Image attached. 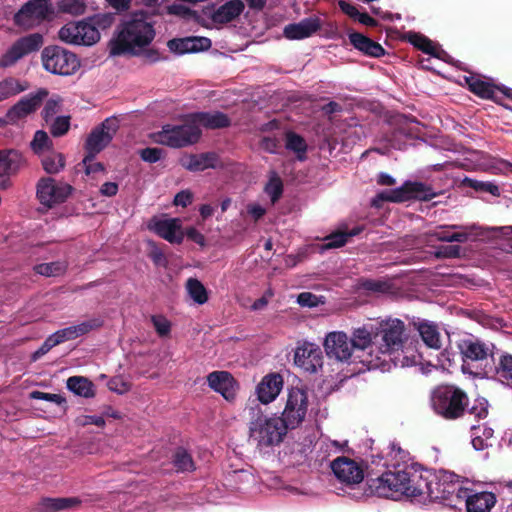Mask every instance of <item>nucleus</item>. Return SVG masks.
I'll return each mask as SVG.
<instances>
[{
  "label": "nucleus",
  "instance_id": "nucleus-1",
  "mask_svg": "<svg viewBox=\"0 0 512 512\" xmlns=\"http://www.w3.org/2000/svg\"><path fill=\"white\" fill-rule=\"evenodd\" d=\"M154 38L155 29L153 24L147 21V14L143 11L136 12L119 25L116 37L109 44L110 54L139 55Z\"/></svg>",
  "mask_w": 512,
  "mask_h": 512
},
{
  "label": "nucleus",
  "instance_id": "nucleus-2",
  "mask_svg": "<svg viewBox=\"0 0 512 512\" xmlns=\"http://www.w3.org/2000/svg\"><path fill=\"white\" fill-rule=\"evenodd\" d=\"M249 441L260 449L279 445L290 429L281 417L265 415L258 405L249 408Z\"/></svg>",
  "mask_w": 512,
  "mask_h": 512
},
{
  "label": "nucleus",
  "instance_id": "nucleus-3",
  "mask_svg": "<svg viewBox=\"0 0 512 512\" xmlns=\"http://www.w3.org/2000/svg\"><path fill=\"white\" fill-rule=\"evenodd\" d=\"M420 476L412 468H395V471L383 473L371 480L370 489L379 497H393L395 494L417 497L423 493V487L418 483Z\"/></svg>",
  "mask_w": 512,
  "mask_h": 512
},
{
  "label": "nucleus",
  "instance_id": "nucleus-4",
  "mask_svg": "<svg viewBox=\"0 0 512 512\" xmlns=\"http://www.w3.org/2000/svg\"><path fill=\"white\" fill-rule=\"evenodd\" d=\"M375 328L377 337L381 338L377 346V355H380L382 370H385L393 361V354L402 350L408 340L407 329L402 320L392 317L377 320Z\"/></svg>",
  "mask_w": 512,
  "mask_h": 512
},
{
  "label": "nucleus",
  "instance_id": "nucleus-5",
  "mask_svg": "<svg viewBox=\"0 0 512 512\" xmlns=\"http://www.w3.org/2000/svg\"><path fill=\"white\" fill-rule=\"evenodd\" d=\"M468 404L467 393L455 385H440L431 392V408L446 420L461 418L465 414Z\"/></svg>",
  "mask_w": 512,
  "mask_h": 512
},
{
  "label": "nucleus",
  "instance_id": "nucleus-6",
  "mask_svg": "<svg viewBox=\"0 0 512 512\" xmlns=\"http://www.w3.org/2000/svg\"><path fill=\"white\" fill-rule=\"evenodd\" d=\"M441 193V191H436L430 184L406 180L400 187L379 192L372 199L371 204L378 208L383 202L430 201Z\"/></svg>",
  "mask_w": 512,
  "mask_h": 512
},
{
  "label": "nucleus",
  "instance_id": "nucleus-7",
  "mask_svg": "<svg viewBox=\"0 0 512 512\" xmlns=\"http://www.w3.org/2000/svg\"><path fill=\"white\" fill-rule=\"evenodd\" d=\"M41 62L43 69L53 75L71 76L80 68V59L78 56L60 46L48 45L41 51Z\"/></svg>",
  "mask_w": 512,
  "mask_h": 512
},
{
  "label": "nucleus",
  "instance_id": "nucleus-8",
  "mask_svg": "<svg viewBox=\"0 0 512 512\" xmlns=\"http://www.w3.org/2000/svg\"><path fill=\"white\" fill-rule=\"evenodd\" d=\"M375 324H365L353 329L351 333V342L355 353L359 356V363H362L367 369H382L380 355H377L378 343L373 341L376 338Z\"/></svg>",
  "mask_w": 512,
  "mask_h": 512
},
{
  "label": "nucleus",
  "instance_id": "nucleus-9",
  "mask_svg": "<svg viewBox=\"0 0 512 512\" xmlns=\"http://www.w3.org/2000/svg\"><path fill=\"white\" fill-rule=\"evenodd\" d=\"M201 130L192 119L180 125L167 124L156 134V142L173 148H181L196 143Z\"/></svg>",
  "mask_w": 512,
  "mask_h": 512
},
{
  "label": "nucleus",
  "instance_id": "nucleus-10",
  "mask_svg": "<svg viewBox=\"0 0 512 512\" xmlns=\"http://www.w3.org/2000/svg\"><path fill=\"white\" fill-rule=\"evenodd\" d=\"M44 37L40 33H31L16 39L0 56V68L15 66L24 57L35 53L43 46Z\"/></svg>",
  "mask_w": 512,
  "mask_h": 512
},
{
  "label": "nucleus",
  "instance_id": "nucleus-11",
  "mask_svg": "<svg viewBox=\"0 0 512 512\" xmlns=\"http://www.w3.org/2000/svg\"><path fill=\"white\" fill-rule=\"evenodd\" d=\"M118 129L119 121L116 117L106 118L92 129L85 142V162L94 160L110 144Z\"/></svg>",
  "mask_w": 512,
  "mask_h": 512
},
{
  "label": "nucleus",
  "instance_id": "nucleus-12",
  "mask_svg": "<svg viewBox=\"0 0 512 512\" xmlns=\"http://www.w3.org/2000/svg\"><path fill=\"white\" fill-rule=\"evenodd\" d=\"M308 403V395L304 389L298 387L288 389L281 420L290 429L298 427L306 417Z\"/></svg>",
  "mask_w": 512,
  "mask_h": 512
},
{
  "label": "nucleus",
  "instance_id": "nucleus-13",
  "mask_svg": "<svg viewBox=\"0 0 512 512\" xmlns=\"http://www.w3.org/2000/svg\"><path fill=\"white\" fill-rule=\"evenodd\" d=\"M325 351L330 358L346 363H359L351 339L342 331H333L327 334L324 342Z\"/></svg>",
  "mask_w": 512,
  "mask_h": 512
},
{
  "label": "nucleus",
  "instance_id": "nucleus-14",
  "mask_svg": "<svg viewBox=\"0 0 512 512\" xmlns=\"http://www.w3.org/2000/svg\"><path fill=\"white\" fill-rule=\"evenodd\" d=\"M465 82L471 93L481 99L491 100L497 104H500L505 97L510 98L512 96L510 88L483 80L477 75L465 77Z\"/></svg>",
  "mask_w": 512,
  "mask_h": 512
},
{
  "label": "nucleus",
  "instance_id": "nucleus-15",
  "mask_svg": "<svg viewBox=\"0 0 512 512\" xmlns=\"http://www.w3.org/2000/svg\"><path fill=\"white\" fill-rule=\"evenodd\" d=\"M72 191L71 185L57 182L51 177L41 178L37 184V197L41 204L48 207L64 202Z\"/></svg>",
  "mask_w": 512,
  "mask_h": 512
},
{
  "label": "nucleus",
  "instance_id": "nucleus-16",
  "mask_svg": "<svg viewBox=\"0 0 512 512\" xmlns=\"http://www.w3.org/2000/svg\"><path fill=\"white\" fill-rule=\"evenodd\" d=\"M331 469L337 480L348 487H355L364 479L363 467L345 456L334 459L331 462Z\"/></svg>",
  "mask_w": 512,
  "mask_h": 512
},
{
  "label": "nucleus",
  "instance_id": "nucleus-17",
  "mask_svg": "<svg viewBox=\"0 0 512 512\" xmlns=\"http://www.w3.org/2000/svg\"><path fill=\"white\" fill-rule=\"evenodd\" d=\"M48 94L49 92L46 88H40L35 93H30L21 98L7 111L6 121L16 124L18 121L26 118L41 106Z\"/></svg>",
  "mask_w": 512,
  "mask_h": 512
},
{
  "label": "nucleus",
  "instance_id": "nucleus-18",
  "mask_svg": "<svg viewBox=\"0 0 512 512\" xmlns=\"http://www.w3.org/2000/svg\"><path fill=\"white\" fill-rule=\"evenodd\" d=\"M294 363L306 372L315 373L323 364L322 351L315 344L303 343L296 348Z\"/></svg>",
  "mask_w": 512,
  "mask_h": 512
},
{
  "label": "nucleus",
  "instance_id": "nucleus-19",
  "mask_svg": "<svg viewBox=\"0 0 512 512\" xmlns=\"http://www.w3.org/2000/svg\"><path fill=\"white\" fill-rule=\"evenodd\" d=\"M149 230L171 244H179L185 236L199 245H204V236L195 228L190 227L186 232L182 226H148Z\"/></svg>",
  "mask_w": 512,
  "mask_h": 512
},
{
  "label": "nucleus",
  "instance_id": "nucleus-20",
  "mask_svg": "<svg viewBox=\"0 0 512 512\" xmlns=\"http://www.w3.org/2000/svg\"><path fill=\"white\" fill-rule=\"evenodd\" d=\"M54 10L49 0H30L15 14V22L23 23L25 20H45Z\"/></svg>",
  "mask_w": 512,
  "mask_h": 512
},
{
  "label": "nucleus",
  "instance_id": "nucleus-21",
  "mask_svg": "<svg viewBox=\"0 0 512 512\" xmlns=\"http://www.w3.org/2000/svg\"><path fill=\"white\" fill-rule=\"evenodd\" d=\"M418 483L423 487V493L420 496L426 495L433 501L446 500L454 492L452 484L446 483L445 480L440 479L436 475H430L426 478L420 476Z\"/></svg>",
  "mask_w": 512,
  "mask_h": 512
},
{
  "label": "nucleus",
  "instance_id": "nucleus-22",
  "mask_svg": "<svg viewBox=\"0 0 512 512\" xmlns=\"http://www.w3.org/2000/svg\"><path fill=\"white\" fill-rule=\"evenodd\" d=\"M457 347L464 360L480 361L491 355V347L472 335L460 339Z\"/></svg>",
  "mask_w": 512,
  "mask_h": 512
},
{
  "label": "nucleus",
  "instance_id": "nucleus-23",
  "mask_svg": "<svg viewBox=\"0 0 512 512\" xmlns=\"http://www.w3.org/2000/svg\"><path fill=\"white\" fill-rule=\"evenodd\" d=\"M283 388V378L278 373L268 374L257 385L258 400L262 404L273 402Z\"/></svg>",
  "mask_w": 512,
  "mask_h": 512
},
{
  "label": "nucleus",
  "instance_id": "nucleus-24",
  "mask_svg": "<svg viewBox=\"0 0 512 512\" xmlns=\"http://www.w3.org/2000/svg\"><path fill=\"white\" fill-rule=\"evenodd\" d=\"M208 385L226 400L235 397L237 385L232 375L226 371H214L207 376Z\"/></svg>",
  "mask_w": 512,
  "mask_h": 512
},
{
  "label": "nucleus",
  "instance_id": "nucleus-25",
  "mask_svg": "<svg viewBox=\"0 0 512 512\" xmlns=\"http://www.w3.org/2000/svg\"><path fill=\"white\" fill-rule=\"evenodd\" d=\"M211 45V40L207 37L174 38L167 43L170 51L178 54L205 51L208 50Z\"/></svg>",
  "mask_w": 512,
  "mask_h": 512
},
{
  "label": "nucleus",
  "instance_id": "nucleus-26",
  "mask_svg": "<svg viewBox=\"0 0 512 512\" xmlns=\"http://www.w3.org/2000/svg\"><path fill=\"white\" fill-rule=\"evenodd\" d=\"M103 325V320L100 318H91L79 324L72 325L53 333L55 339L59 340V344L76 339L89 333L92 330L98 329Z\"/></svg>",
  "mask_w": 512,
  "mask_h": 512
},
{
  "label": "nucleus",
  "instance_id": "nucleus-27",
  "mask_svg": "<svg viewBox=\"0 0 512 512\" xmlns=\"http://www.w3.org/2000/svg\"><path fill=\"white\" fill-rule=\"evenodd\" d=\"M321 28L319 18L310 17L302 19L298 23L288 24L284 28V36L290 40H300L310 37Z\"/></svg>",
  "mask_w": 512,
  "mask_h": 512
},
{
  "label": "nucleus",
  "instance_id": "nucleus-28",
  "mask_svg": "<svg viewBox=\"0 0 512 512\" xmlns=\"http://www.w3.org/2000/svg\"><path fill=\"white\" fill-rule=\"evenodd\" d=\"M348 37L353 47L364 55L379 58L384 56L386 53L385 49L378 42L363 35L362 33L352 31L348 34Z\"/></svg>",
  "mask_w": 512,
  "mask_h": 512
},
{
  "label": "nucleus",
  "instance_id": "nucleus-29",
  "mask_svg": "<svg viewBox=\"0 0 512 512\" xmlns=\"http://www.w3.org/2000/svg\"><path fill=\"white\" fill-rule=\"evenodd\" d=\"M241 0H229L213 11L210 18L216 24H226L238 18L244 11Z\"/></svg>",
  "mask_w": 512,
  "mask_h": 512
},
{
  "label": "nucleus",
  "instance_id": "nucleus-30",
  "mask_svg": "<svg viewBox=\"0 0 512 512\" xmlns=\"http://www.w3.org/2000/svg\"><path fill=\"white\" fill-rule=\"evenodd\" d=\"M189 117L196 125H202L208 129L227 128L231 125V119L228 115L220 111L197 112Z\"/></svg>",
  "mask_w": 512,
  "mask_h": 512
},
{
  "label": "nucleus",
  "instance_id": "nucleus-31",
  "mask_svg": "<svg viewBox=\"0 0 512 512\" xmlns=\"http://www.w3.org/2000/svg\"><path fill=\"white\" fill-rule=\"evenodd\" d=\"M25 165L22 153L15 149L0 150V173L8 178L15 175Z\"/></svg>",
  "mask_w": 512,
  "mask_h": 512
},
{
  "label": "nucleus",
  "instance_id": "nucleus-32",
  "mask_svg": "<svg viewBox=\"0 0 512 512\" xmlns=\"http://www.w3.org/2000/svg\"><path fill=\"white\" fill-rule=\"evenodd\" d=\"M217 155L213 152L191 154L181 159V165L192 172L204 171L215 168Z\"/></svg>",
  "mask_w": 512,
  "mask_h": 512
},
{
  "label": "nucleus",
  "instance_id": "nucleus-33",
  "mask_svg": "<svg viewBox=\"0 0 512 512\" xmlns=\"http://www.w3.org/2000/svg\"><path fill=\"white\" fill-rule=\"evenodd\" d=\"M412 123H416V121L408 120L406 118L402 119L393 128V130L387 134L386 138L391 147L395 149H402V146L405 144V139H411L415 136V132L411 127Z\"/></svg>",
  "mask_w": 512,
  "mask_h": 512
},
{
  "label": "nucleus",
  "instance_id": "nucleus-34",
  "mask_svg": "<svg viewBox=\"0 0 512 512\" xmlns=\"http://www.w3.org/2000/svg\"><path fill=\"white\" fill-rule=\"evenodd\" d=\"M362 231V228L356 226L352 229H348V226H345L344 230H338L330 235L326 236L323 239V244L320 249L322 251L339 248L344 246L351 237L358 235Z\"/></svg>",
  "mask_w": 512,
  "mask_h": 512
},
{
  "label": "nucleus",
  "instance_id": "nucleus-35",
  "mask_svg": "<svg viewBox=\"0 0 512 512\" xmlns=\"http://www.w3.org/2000/svg\"><path fill=\"white\" fill-rule=\"evenodd\" d=\"M494 375L499 382L512 387V354L502 352L494 359Z\"/></svg>",
  "mask_w": 512,
  "mask_h": 512
},
{
  "label": "nucleus",
  "instance_id": "nucleus-36",
  "mask_svg": "<svg viewBox=\"0 0 512 512\" xmlns=\"http://www.w3.org/2000/svg\"><path fill=\"white\" fill-rule=\"evenodd\" d=\"M496 503V497L491 492H479L468 496L467 512H488Z\"/></svg>",
  "mask_w": 512,
  "mask_h": 512
},
{
  "label": "nucleus",
  "instance_id": "nucleus-37",
  "mask_svg": "<svg viewBox=\"0 0 512 512\" xmlns=\"http://www.w3.org/2000/svg\"><path fill=\"white\" fill-rule=\"evenodd\" d=\"M410 44L425 54L442 59L445 51L437 47L432 40L421 33L410 32L407 37Z\"/></svg>",
  "mask_w": 512,
  "mask_h": 512
},
{
  "label": "nucleus",
  "instance_id": "nucleus-38",
  "mask_svg": "<svg viewBox=\"0 0 512 512\" xmlns=\"http://www.w3.org/2000/svg\"><path fill=\"white\" fill-rule=\"evenodd\" d=\"M417 330L423 340V342L433 349H439L441 347V336L438 327L428 321H421L417 325Z\"/></svg>",
  "mask_w": 512,
  "mask_h": 512
},
{
  "label": "nucleus",
  "instance_id": "nucleus-39",
  "mask_svg": "<svg viewBox=\"0 0 512 512\" xmlns=\"http://www.w3.org/2000/svg\"><path fill=\"white\" fill-rule=\"evenodd\" d=\"M81 500L77 497L67 498H44L40 502L42 512H59L80 505Z\"/></svg>",
  "mask_w": 512,
  "mask_h": 512
},
{
  "label": "nucleus",
  "instance_id": "nucleus-40",
  "mask_svg": "<svg viewBox=\"0 0 512 512\" xmlns=\"http://www.w3.org/2000/svg\"><path fill=\"white\" fill-rule=\"evenodd\" d=\"M67 388L81 397L91 398L95 395L94 384L83 376L69 377L67 380Z\"/></svg>",
  "mask_w": 512,
  "mask_h": 512
},
{
  "label": "nucleus",
  "instance_id": "nucleus-41",
  "mask_svg": "<svg viewBox=\"0 0 512 512\" xmlns=\"http://www.w3.org/2000/svg\"><path fill=\"white\" fill-rule=\"evenodd\" d=\"M185 289L194 303L203 305L208 301L207 289L198 279L188 278L185 283Z\"/></svg>",
  "mask_w": 512,
  "mask_h": 512
},
{
  "label": "nucleus",
  "instance_id": "nucleus-42",
  "mask_svg": "<svg viewBox=\"0 0 512 512\" xmlns=\"http://www.w3.org/2000/svg\"><path fill=\"white\" fill-rule=\"evenodd\" d=\"M462 185L465 187H469L478 193H488L493 197H499L501 195L500 187L492 181H481L465 177L462 180Z\"/></svg>",
  "mask_w": 512,
  "mask_h": 512
},
{
  "label": "nucleus",
  "instance_id": "nucleus-43",
  "mask_svg": "<svg viewBox=\"0 0 512 512\" xmlns=\"http://www.w3.org/2000/svg\"><path fill=\"white\" fill-rule=\"evenodd\" d=\"M493 436V430L488 427H481L480 425L471 426V443L476 450H483L489 443L488 441Z\"/></svg>",
  "mask_w": 512,
  "mask_h": 512
},
{
  "label": "nucleus",
  "instance_id": "nucleus-44",
  "mask_svg": "<svg viewBox=\"0 0 512 512\" xmlns=\"http://www.w3.org/2000/svg\"><path fill=\"white\" fill-rule=\"evenodd\" d=\"M27 88V83H22L13 77L6 78L0 82V101L19 94Z\"/></svg>",
  "mask_w": 512,
  "mask_h": 512
},
{
  "label": "nucleus",
  "instance_id": "nucleus-45",
  "mask_svg": "<svg viewBox=\"0 0 512 512\" xmlns=\"http://www.w3.org/2000/svg\"><path fill=\"white\" fill-rule=\"evenodd\" d=\"M79 36L81 45L90 46L97 43L100 39V32L96 31L95 26H92L88 18L78 21Z\"/></svg>",
  "mask_w": 512,
  "mask_h": 512
},
{
  "label": "nucleus",
  "instance_id": "nucleus-46",
  "mask_svg": "<svg viewBox=\"0 0 512 512\" xmlns=\"http://www.w3.org/2000/svg\"><path fill=\"white\" fill-rule=\"evenodd\" d=\"M41 162L43 169L48 174H56L65 166L64 156L61 153H57L53 150L44 155Z\"/></svg>",
  "mask_w": 512,
  "mask_h": 512
},
{
  "label": "nucleus",
  "instance_id": "nucleus-47",
  "mask_svg": "<svg viewBox=\"0 0 512 512\" xmlns=\"http://www.w3.org/2000/svg\"><path fill=\"white\" fill-rule=\"evenodd\" d=\"M67 265L65 262L55 261L50 263H41L34 267V271L42 276L54 277L65 273Z\"/></svg>",
  "mask_w": 512,
  "mask_h": 512
},
{
  "label": "nucleus",
  "instance_id": "nucleus-48",
  "mask_svg": "<svg viewBox=\"0 0 512 512\" xmlns=\"http://www.w3.org/2000/svg\"><path fill=\"white\" fill-rule=\"evenodd\" d=\"M58 37L61 41L68 44L81 45L79 36L78 22H69L60 28Z\"/></svg>",
  "mask_w": 512,
  "mask_h": 512
},
{
  "label": "nucleus",
  "instance_id": "nucleus-49",
  "mask_svg": "<svg viewBox=\"0 0 512 512\" xmlns=\"http://www.w3.org/2000/svg\"><path fill=\"white\" fill-rule=\"evenodd\" d=\"M286 148L298 154V159L302 160L307 151V144L304 138L294 132L286 134Z\"/></svg>",
  "mask_w": 512,
  "mask_h": 512
},
{
  "label": "nucleus",
  "instance_id": "nucleus-50",
  "mask_svg": "<svg viewBox=\"0 0 512 512\" xmlns=\"http://www.w3.org/2000/svg\"><path fill=\"white\" fill-rule=\"evenodd\" d=\"M30 146L34 153L40 154L45 150H47L48 152L51 151L53 143L45 131L38 130L35 132L33 140L30 143Z\"/></svg>",
  "mask_w": 512,
  "mask_h": 512
},
{
  "label": "nucleus",
  "instance_id": "nucleus-51",
  "mask_svg": "<svg viewBox=\"0 0 512 512\" xmlns=\"http://www.w3.org/2000/svg\"><path fill=\"white\" fill-rule=\"evenodd\" d=\"M390 451L388 457L390 458V464L399 468L401 464H406L409 460V453L403 450L397 443H391L389 446Z\"/></svg>",
  "mask_w": 512,
  "mask_h": 512
},
{
  "label": "nucleus",
  "instance_id": "nucleus-52",
  "mask_svg": "<svg viewBox=\"0 0 512 512\" xmlns=\"http://www.w3.org/2000/svg\"><path fill=\"white\" fill-rule=\"evenodd\" d=\"M58 8L63 13L81 15L85 12L86 5L83 0H60Z\"/></svg>",
  "mask_w": 512,
  "mask_h": 512
},
{
  "label": "nucleus",
  "instance_id": "nucleus-53",
  "mask_svg": "<svg viewBox=\"0 0 512 512\" xmlns=\"http://www.w3.org/2000/svg\"><path fill=\"white\" fill-rule=\"evenodd\" d=\"M265 192L269 195L272 203L277 202L283 193V182L277 175L272 176L265 186Z\"/></svg>",
  "mask_w": 512,
  "mask_h": 512
},
{
  "label": "nucleus",
  "instance_id": "nucleus-54",
  "mask_svg": "<svg viewBox=\"0 0 512 512\" xmlns=\"http://www.w3.org/2000/svg\"><path fill=\"white\" fill-rule=\"evenodd\" d=\"M70 116H58L52 119L50 125V133L53 137H61L65 135L70 128Z\"/></svg>",
  "mask_w": 512,
  "mask_h": 512
},
{
  "label": "nucleus",
  "instance_id": "nucleus-55",
  "mask_svg": "<svg viewBox=\"0 0 512 512\" xmlns=\"http://www.w3.org/2000/svg\"><path fill=\"white\" fill-rule=\"evenodd\" d=\"M174 465L180 471H191L194 469L193 460L184 449H178L174 456Z\"/></svg>",
  "mask_w": 512,
  "mask_h": 512
},
{
  "label": "nucleus",
  "instance_id": "nucleus-56",
  "mask_svg": "<svg viewBox=\"0 0 512 512\" xmlns=\"http://www.w3.org/2000/svg\"><path fill=\"white\" fill-rule=\"evenodd\" d=\"M297 303L302 307H317L325 303L324 296H317L311 292H302L297 297Z\"/></svg>",
  "mask_w": 512,
  "mask_h": 512
},
{
  "label": "nucleus",
  "instance_id": "nucleus-57",
  "mask_svg": "<svg viewBox=\"0 0 512 512\" xmlns=\"http://www.w3.org/2000/svg\"><path fill=\"white\" fill-rule=\"evenodd\" d=\"M88 20L92 26H95L96 31L99 32L100 29L105 30L109 28L114 21V17L112 14H96L88 17Z\"/></svg>",
  "mask_w": 512,
  "mask_h": 512
},
{
  "label": "nucleus",
  "instance_id": "nucleus-58",
  "mask_svg": "<svg viewBox=\"0 0 512 512\" xmlns=\"http://www.w3.org/2000/svg\"><path fill=\"white\" fill-rule=\"evenodd\" d=\"M152 324L161 337L167 336L171 331L170 321L162 315H154L151 317Z\"/></svg>",
  "mask_w": 512,
  "mask_h": 512
},
{
  "label": "nucleus",
  "instance_id": "nucleus-59",
  "mask_svg": "<svg viewBox=\"0 0 512 512\" xmlns=\"http://www.w3.org/2000/svg\"><path fill=\"white\" fill-rule=\"evenodd\" d=\"M60 107L59 99H49L42 110V117L46 123L54 119Z\"/></svg>",
  "mask_w": 512,
  "mask_h": 512
},
{
  "label": "nucleus",
  "instance_id": "nucleus-60",
  "mask_svg": "<svg viewBox=\"0 0 512 512\" xmlns=\"http://www.w3.org/2000/svg\"><path fill=\"white\" fill-rule=\"evenodd\" d=\"M163 150L157 147H147L140 151V157L148 163H156L162 158Z\"/></svg>",
  "mask_w": 512,
  "mask_h": 512
},
{
  "label": "nucleus",
  "instance_id": "nucleus-61",
  "mask_svg": "<svg viewBox=\"0 0 512 512\" xmlns=\"http://www.w3.org/2000/svg\"><path fill=\"white\" fill-rule=\"evenodd\" d=\"M280 145L281 141L277 137L265 136L260 141V147L269 153H276Z\"/></svg>",
  "mask_w": 512,
  "mask_h": 512
},
{
  "label": "nucleus",
  "instance_id": "nucleus-62",
  "mask_svg": "<svg viewBox=\"0 0 512 512\" xmlns=\"http://www.w3.org/2000/svg\"><path fill=\"white\" fill-rule=\"evenodd\" d=\"M169 14L177 15L183 18H190L195 15V11L191 10L183 4H173L168 7Z\"/></svg>",
  "mask_w": 512,
  "mask_h": 512
},
{
  "label": "nucleus",
  "instance_id": "nucleus-63",
  "mask_svg": "<svg viewBox=\"0 0 512 512\" xmlns=\"http://www.w3.org/2000/svg\"><path fill=\"white\" fill-rule=\"evenodd\" d=\"M469 414L474 415L477 419H484L488 415L487 403L484 400L476 401V403L469 409Z\"/></svg>",
  "mask_w": 512,
  "mask_h": 512
},
{
  "label": "nucleus",
  "instance_id": "nucleus-64",
  "mask_svg": "<svg viewBox=\"0 0 512 512\" xmlns=\"http://www.w3.org/2000/svg\"><path fill=\"white\" fill-rule=\"evenodd\" d=\"M192 200L193 193L190 190H182L175 195L173 203L184 208L190 205Z\"/></svg>",
  "mask_w": 512,
  "mask_h": 512
}]
</instances>
